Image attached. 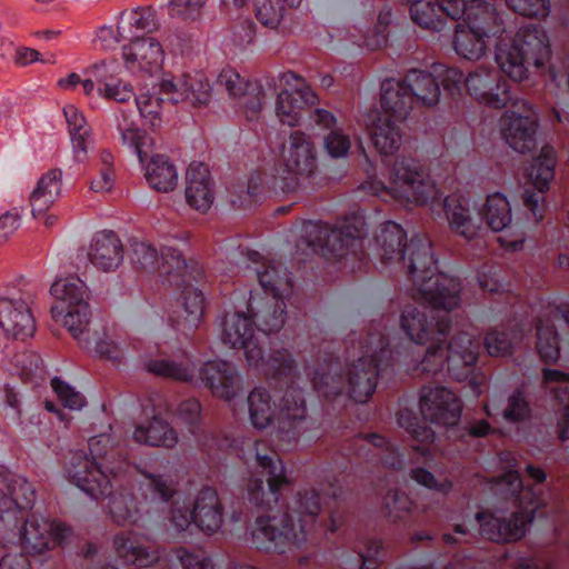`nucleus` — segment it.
Instances as JSON below:
<instances>
[{
	"instance_id": "obj_1",
	"label": "nucleus",
	"mask_w": 569,
	"mask_h": 569,
	"mask_svg": "<svg viewBox=\"0 0 569 569\" xmlns=\"http://www.w3.org/2000/svg\"><path fill=\"white\" fill-rule=\"evenodd\" d=\"M244 261L267 297L251 292L248 302L227 311L220 322V339L230 348L242 349L249 367L267 376L290 375L295 370L291 355L281 350L266 357L253 321L257 320L258 331L263 336L282 328L286 310L282 291L290 287L288 271L282 263L268 261L257 251H248Z\"/></svg>"
},
{
	"instance_id": "obj_2",
	"label": "nucleus",
	"mask_w": 569,
	"mask_h": 569,
	"mask_svg": "<svg viewBox=\"0 0 569 569\" xmlns=\"http://www.w3.org/2000/svg\"><path fill=\"white\" fill-rule=\"evenodd\" d=\"M505 459L513 463L509 465L506 472L490 481L489 489L506 499L508 508L452 518L453 531L458 537L443 533L442 539L447 545L468 541L469 537H476L478 533L493 542H513L526 536L541 505L540 492L535 487L523 485L511 453H505Z\"/></svg>"
},
{
	"instance_id": "obj_3",
	"label": "nucleus",
	"mask_w": 569,
	"mask_h": 569,
	"mask_svg": "<svg viewBox=\"0 0 569 569\" xmlns=\"http://www.w3.org/2000/svg\"><path fill=\"white\" fill-rule=\"evenodd\" d=\"M377 243L383 263L400 264L406 270L412 299L446 311L460 306L461 283L456 277L438 271L427 238L415 236L407 241L403 228L387 221L381 226Z\"/></svg>"
},
{
	"instance_id": "obj_4",
	"label": "nucleus",
	"mask_w": 569,
	"mask_h": 569,
	"mask_svg": "<svg viewBox=\"0 0 569 569\" xmlns=\"http://www.w3.org/2000/svg\"><path fill=\"white\" fill-rule=\"evenodd\" d=\"M391 318L379 316L371 320L368 335L359 346V357L342 372L337 361H327L313 371L311 382L322 397L346 392L356 402L365 403L375 393L379 375L393 360L396 336Z\"/></svg>"
},
{
	"instance_id": "obj_5",
	"label": "nucleus",
	"mask_w": 569,
	"mask_h": 569,
	"mask_svg": "<svg viewBox=\"0 0 569 569\" xmlns=\"http://www.w3.org/2000/svg\"><path fill=\"white\" fill-rule=\"evenodd\" d=\"M33 486L22 476L10 475L0 486V545L19 542L29 553H42L63 543L71 529L62 522L31 515Z\"/></svg>"
},
{
	"instance_id": "obj_6",
	"label": "nucleus",
	"mask_w": 569,
	"mask_h": 569,
	"mask_svg": "<svg viewBox=\"0 0 569 569\" xmlns=\"http://www.w3.org/2000/svg\"><path fill=\"white\" fill-rule=\"evenodd\" d=\"M338 488L328 482L319 489L298 490L283 511L261 515L251 529V543L266 552L286 553L301 549L315 529L326 497H338Z\"/></svg>"
},
{
	"instance_id": "obj_7",
	"label": "nucleus",
	"mask_w": 569,
	"mask_h": 569,
	"mask_svg": "<svg viewBox=\"0 0 569 569\" xmlns=\"http://www.w3.org/2000/svg\"><path fill=\"white\" fill-rule=\"evenodd\" d=\"M247 407L251 426L257 430L272 427L273 440L283 450L293 448L309 428L306 399L299 388L289 387L284 391L277 418L276 402L263 387H256L249 392Z\"/></svg>"
},
{
	"instance_id": "obj_8",
	"label": "nucleus",
	"mask_w": 569,
	"mask_h": 569,
	"mask_svg": "<svg viewBox=\"0 0 569 569\" xmlns=\"http://www.w3.org/2000/svg\"><path fill=\"white\" fill-rule=\"evenodd\" d=\"M360 189L382 201L399 204L430 206L439 204L441 192L433 178L417 160L398 158L390 167L388 182L377 177L367 178Z\"/></svg>"
},
{
	"instance_id": "obj_9",
	"label": "nucleus",
	"mask_w": 569,
	"mask_h": 569,
	"mask_svg": "<svg viewBox=\"0 0 569 569\" xmlns=\"http://www.w3.org/2000/svg\"><path fill=\"white\" fill-rule=\"evenodd\" d=\"M508 30L495 44V61L501 72L515 81L528 77V68L542 66L550 54L547 31L536 23H523L512 30L507 20Z\"/></svg>"
},
{
	"instance_id": "obj_10",
	"label": "nucleus",
	"mask_w": 569,
	"mask_h": 569,
	"mask_svg": "<svg viewBox=\"0 0 569 569\" xmlns=\"http://www.w3.org/2000/svg\"><path fill=\"white\" fill-rule=\"evenodd\" d=\"M456 22L452 49L468 61H479L486 57L489 40L499 41L508 30L505 13L488 0H470L466 4V13Z\"/></svg>"
},
{
	"instance_id": "obj_11",
	"label": "nucleus",
	"mask_w": 569,
	"mask_h": 569,
	"mask_svg": "<svg viewBox=\"0 0 569 569\" xmlns=\"http://www.w3.org/2000/svg\"><path fill=\"white\" fill-rule=\"evenodd\" d=\"M149 372L179 381L207 387L213 397L233 400L241 390V377L236 367L224 360H210L201 366L189 357L182 360L156 359L146 363Z\"/></svg>"
},
{
	"instance_id": "obj_12",
	"label": "nucleus",
	"mask_w": 569,
	"mask_h": 569,
	"mask_svg": "<svg viewBox=\"0 0 569 569\" xmlns=\"http://www.w3.org/2000/svg\"><path fill=\"white\" fill-rule=\"evenodd\" d=\"M134 470L142 477L139 482V490L144 496V500L138 506L134 497L130 493L113 492L109 490V515L112 521L118 526H140L148 527L149 523L143 513H149L150 506L156 498L161 502H169L176 495V483L163 473L158 472L152 467L136 466Z\"/></svg>"
},
{
	"instance_id": "obj_13",
	"label": "nucleus",
	"mask_w": 569,
	"mask_h": 569,
	"mask_svg": "<svg viewBox=\"0 0 569 569\" xmlns=\"http://www.w3.org/2000/svg\"><path fill=\"white\" fill-rule=\"evenodd\" d=\"M446 337L438 341H430L425 356L415 363L406 365L425 373L437 375L447 369L448 375L456 380H463L472 373L478 359L479 341L475 335L462 331L455 336L448 347L441 343Z\"/></svg>"
},
{
	"instance_id": "obj_14",
	"label": "nucleus",
	"mask_w": 569,
	"mask_h": 569,
	"mask_svg": "<svg viewBox=\"0 0 569 569\" xmlns=\"http://www.w3.org/2000/svg\"><path fill=\"white\" fill-rule=\"evenodd\" d=\"M317 168V148L310 136L293 131L282 143L280 161L272 170L273 187L283 192L296 191L316 173Z\"/></svg>"
},
{
	"instance_id": "obj_15",
	"label": "nucleus",
	"mask_w": 569,
	"mask_h": 569,
	"mask_svg": "<svg viewBox=\"0 0 569 569\" xmlns=\"http://www.w3.org/2000/svg\"><path fill=\"white\" fill-rule=\"evenodd\" d=\"M117 128L124 146L132 149L144 168V178L150 188L159 192H170L178 183V171L164 156L152 157L146 162L153 148V139L131 123L126 113L117 117Z\"/></svg>"
},
{
	"instance_id": "obj_16",
	"label": "nucleus",
	"mask_w": 569,
	"mask_h": 569,
	"mask_svg": "<svg viewBox=\"0 0 569 569\" xmlns=\"http://www.w3.org/2000/svg\"><path fill=\"white\" fill-rule=\"evenodd\" d=\"M50 292L58 301L51 308L52 317L61 321L74 339H80L91 320L84 282L76 276L60 278L52 283Z\"/></svg>"
},
{
	"instance_id": "obj_17",
	"label": "nucleus",
	"mask_w": 569,
	"mask_h": 569,
	"mask_svg": "<svg viewBox=\"0 0 569 569\" xmlns=\"http://www.w3.org/2000/svg\"><path fill=\"white\" fill-rule=\"evenodd\" d=\"M302 239L315 252L327 250L330 252L356 251L361 246L365 233V221L360 216H352L338 222L333 228L327 223L307 221L302 224Z\"/></svg>"
},
{
	"instance_id": "obj_18",
	"label": "nucleus",
	"mask_w": 569,
	"mask_h": 569,
	"mask_svg": "<svg viewBox=\"0 0 569 569\" xmlns=\"http://www.w3.org/2000/svg\"><path fill=\"white\" fill-rule=\"evenodd\" d=\"M32 301L30 290L17 287L0 290V333L20 339L31 337L36 331Z\"/></svg>"
},
{
	"instance_id": "obj_19",
	"label": "nucleus",
	"mask_w": 569,
	"mask_h": 569,
	"mask_svg": "<svg viewBox=\"0 0 569 569\" xmlns=\"http://www.w3.org/2000/svg\"><path fill=\"white\" fill-rule=\"evenodd\" d=\"M512 106L521 113L515 110L505 111L499 119L500 134L516 152H530L537 146L538 119L526 100L516 99Z\"/></svg>"
},
{
	"instance_id": "obj_20",
	"label": "nucleus",
	"mask_w": 569,
	"mask_h": 569,
	"mask_svg": "<svg viewBox=\"0 0 569 569\" xmlns=\"http://www.w3.org/2000/svg\"><path fill=\"white\" fill-rule=\"evenodd\" d=\"M63 470L68 481L94 499L108 495L116 481L102 463L81 450L70 453Z\"/></svg>"
},
{
	"instance_id": "obj_21",
	"label": "nucleus",
	"mask_w": 569,
	"mask_h": 569,
	"mask_svg": "<svg viewBox=\"0 0 569 569\" xmlns=\"http://www.w3.org/2000/svg\"><path fill=\"white\" fill-rule=\"evenodd\" d=\"M465 87L477 102L501 109L512 101L509 82L493 67L478 66L465 79Z\"/></svg>"
},
{
	"instance_id": "obj_22",
	"label": "nucleus",
	"mask_w": 569,
	"mask_h": 569,
	"mask_svg": "<svg viewBox=\"0 0 569 569\" xmlns=\"http://www.w3.org/2000/svg\"><path fill=\"white\" fill-rule=\"evenodd\" d=\"M256 460L258 466L268 473V487L259 477H252L247 485L248 498L257 506L269 505L272 500L278 502L282 497V490L291 485L287 476L286 467L277 453H261L256 447Z\"/></svg>"
},
{
	"instance_id": "obj_23",
	"label": "nucleus",
	"mask_w": 569,
	"mask_h": 569,
	"mask_svg": "<svg viewBox=\"0 0 569 569\" xmlns=\"http://www.w3.org/2000/svg\"><path fill=\"white\" fill-rule=\"evenodd\" d=\"M281 81L287 86L277 98L276 114L288 126H297L306 107L313 106L318 98L310 86L292 71L282 73Z\"/></svg>"
},
{
	"instance_id": "obj_24",
	"label": "nucleus",
	"mask_w": 569,
	"mask_h": 569,
	"mask_svg": "<svg viewBox=\"0 0 569 569\" xmlns=\"http://www.w3.org/2000/svg\"><path fill=\"white\" fill-rule=\"evenodd\" d=\"M419 409L425 420L452 427L461 417L462 403L450 389L441 386H426L420 391Z\"/></svg>"
},
{
	"instance_id": "obj_25",
	"label": "nucleus",
	"mask_w": 569,
	"mask_h": 569,
	"mask_svg": "<svg viewBox=\"0 0 569 569\" xmlns=\"http://www.w3.org/2000/svg\"><path fill=\"white\" fill-rule=\"evenodd\" d=\"M399 328L412 343L422 346L446 337L449 332V322L445 319L435 321L426 308L406 303L400 309Z\"/></svg>"
},
{
	"instance_id": "obj_26",
	"label": "nucleus",
	"mask_w": 569,
	"mask_h": 569,
	"mask_svg": "<svg viewBox=\"0 0 569 569\" xmlns=\"http://www.w3.org/2000/svg\"><path fill=\"white\" fill-rule=\"evenodd\" d=\"M470 0H412L410 17L422 29L440 32L446 27V18L459 21L466 13Z\"/></svg>"
},
{
	"instance_id": "obj_27",
	"label": "nucleus",
	"mask_w": 569,
	"mask_h": 569,
	"mask_svg": "<svg viewBox=\"0 0 569 569\" xmlns=\"http://www.w3.org/2000/svg\"><path fill=\"white\" fill-rule=\"evenodd\" d=\"M161 90L172 103H186L193 108L207 107L212 98V87L203 73H187L161 80Z\"/></svg>"
},
{
	"instance_id": "obj_28",
	"label": "nucleus",
	"mask_w": 569,
	"mask_h": 569,
	"mask_svg": "<svg viewBox=\"0 0 569 569\" xmlns=\"http://www.w3.org/2000/svg\"><path fill=\"white\" fill-rule=\"evenodd\" d=\"M556 152L552 147L545 146L528 168V177L537 192L526 191L525 206L537 221L543 218L545 192L549 189L555 176Z\"/></svg>"
},
{
	"instance_id": "obj_29",
	"label": "nucleus",
	"mask_w": 569,
	"mask_h": 569,
	"mask_svg": "<svg viewBox=\"0 0 569 569\" xmlns=\"http://www.w3.org/2000/svg\"><path fill=\"white\" fill-rule=\"evenodd\" d=\"M122 56L129 71L150 76L159 72L164 61L162 44L153 37L129 41V44L123 47Z\"/></svg>"
},
{
	"instance_id": "obj_30",
	"label": "nucleus",
	"mask_w": 569,
	"mask_h": 569,
	"mask_svg": "<svg viewBox=\"0 0 569 569\" xmlns=\"http://www.w3.org/2000/svg\"><path fill=\"white\" fill-rule=\"evenodd\" d=\"M160 248L161 253L149 242H134L132 244V262L148 272L160 270L163 267L164 273L169 274L171 271L182 273L187 268V262L180 250L168 244H161Z\"/></svg>"
},
{
	"instance_id": "obj_31",
	"label": "nucleus",
	"mask_w": 569,
	"mask_h": 569,
	"mask_svg": "<svg viewBox=\"0 0 569 569\" xmlns=\"http://www.w3.org/2000/svg\"><path fill=\"white\" fill-rule=\"evenodd\" d=\"M399 120H391L378 110L363 116V126L376 150L382 156L396 153L402 142V133L398 126Z\"/></svg>"
},
{
	"instance_id": "obj_32",
	"label": "nucleus",
	"mask_w": 569,
	"mask_h": 569,
	"mask_svg": "<svg viewBox=\"0 0 569 569\" xmlns=\"http://www.w3.org/2000/svg\"><path fill=\"white\" fill-rule=\"evenodd\" d=\"M193 525L206 535H213L224 525V512L216 489L204 487L193 498Z\"/></svg>"
},
{
	"instance_id": "obj_33",
	"label": "nucleus",
	"mask_w": 569,
	"mask_h": 569,
	"mask_svg": "<svg viewBox=\"0 0 569 569\" xmlns=\"http://www.w3.org/2000/svg\"><path fill=\"white\" fill-rule=\"evenodd\" d=\"M186 179L188 204L199 212H207L214 201L209 168L201 162H192L188 167Z\"/></svg>"
},
{
	"instance_id": "obj_34",
	"label": "nucleus",
	"mask_w": 569,
	"mask_h": 569,
	"mask_svg": "<svg viewBox=\"0 0 569 569\" xmlns=\"http://www.w3.org/2000/svg\"><path fill=\"white\" fill-rule=\"evenodd\" d=\"M92 459L102 463L114 480L126 478L134 469L114 446L111 435L102 433L89 439Z\"/></svg>"
},
{
	"instance_id": "obj_35",
	"label": "nucleus",
	"mask_w": 569,
	"mask_h": 569,
	"mask_svg": "<svg viewBox=\"0 0 569 569\" xmlns=\"http://www.w3.org/2000/svg\"><path fill=\"white\" fill-rule=\"evenodd\" d=\"M310 119L317 126L328 130L322 139L327 154L332 159L347 158L351 149V138L337 124L335 114L325 109H315L310 113Z\"/></svg>"
},
{
	"instance_id": "obj_36",
	"label": "nucleus",
	"mask_w": 569,
	"mask_h": 569,
	"mask_svg": "<svg viewBox=\"0 0 569 569\" xmlns=\"http://www.w3.org/2000/svg\"><path fill=\"white\" fill-rule=\"evenodd\" d=\"M445 213L450 229L470 241L480 236L482 224L480 220L473 218L469 201L460 197H446L442 201Z\"/></svg>"
},
{
	"instance_id": "obj_37",
	"label": "nucleus",
	"mask_w": 569,
	"mask_h": 569,
	"mask_svg": "<svg viewBox=\"0 0 569 569\" xmlns=\"http://www.w3.org/2000/svg\"><path fill=\"white\" fill-rule=\"evenodd\" d=\"M88 257L93 266L103 271L117 269L123 259L120 239L113 231L98 232L90 243Z\"/></svg>"
},
{
	"instance_id": "obj_38",
	"label": "nucleus",
	"mask_w": 569,
	"mask_h": 569,
	"mask_svg": "<svg viewBox=\"0 0 569 569\" xmlns=\"http://www.w3.org/2000/svg\"><path fill=\"white\" fill-rule=\"evenodd\" d=\"M381 107L386 116L403 121L413 108V97L405 80L386 79L381 83Z\"/></svg>"
},
{
	"instance_id": "obj_39",
	"label": "nucleus",
	"mask_w": 569,
	"mask_h": 569,
	"mask_svg": "<svg viewBox=\"0 0 569 569\" xmlns=\"http://www.w3.org/2000/svg\"><path fill=\"white\" fill-rule=\"evenodd\" d=\"M132 439L139 445L170 449L178 443V433L167 420L153 416L150 420L136 426Z\"/></svg>"
},
{
	"instance_id": "obj_40",
	"label": "nucleus",
	"mask_w": 569,
	"mask_h": 569,
	"mask_svg": "<svg viewBox=\"0 0 569 569\" xmlns=\"http://www.w3.org/2000/svg\"><path fill=\"white\" fill-rule=\"evenodd\" d=\"M543 383L558 400L560 412L558 413V429L561 441L569 439V375L556 369H545Z\"/></svg>"
},
{
	"instance_id": "obj_41",
	"label": "nucleus",
	"mask_w": 569,
	"mask_h": 569,
	"mask_svg": "<svg viewBox=\"0 0 569 569\" xmlns=\"http://www.w3.org/2000/svg\"><path fill=\"white\" fill-rule=\"evenodd\" d=\"M61 187L62 172L59 169L49 170L40 177L30 194L31 212L34 218L47 213L61 196Z\"/></svg>"
},
{
	"instance_id": "obj_42",
	"label": "nucleus",
	"mask_w": 569,
	"mask_h": 569,
	"mask_svg": "<svg viewBox=\"0 0 569 569\" xmlns=\"http://www.w3.org/2000/svg\"><path fill=\"white\" fill-rule=\"evenodd\" d=\"M413 102L435 107L440 101V81L429 71L412 69L403 78Z\"/></svg>"
},
{
	"instance_id": "obj_43",
	"label": "nucleus",
	"mask_w": 569,
	"mask_h": 569,
	"mask_svg": "<svg viewBox=\"0 0 569 569\" xmlns=\"http://www.w3.org/2000/svg\"><path fill=\"white\" fill-rule=\"evenodd\" d=\"M72 143L74 159L83 162L88 158V151L92 148L91 129L82 112L73 104L63 108Z\"/></svg>"
},
{
	"instance_id": "obj_44",
	"label": "nucleus",
	"mask_w": 569,
	"mask_h": 569,
	"mask_svg": "<svg viewBox=\"0 0 569 569\" xmlns=\"http://www.w3.org/2000/svg\"><path fill=\"white\" fill-rule=\"evenodd\" d=\"M398 423L400 427L405 428L417 442H419V445L415 446L413 449L423 458V461L432 460L435 456V431L430 427L426 426V423L421 422L409 409L400 410Z\"/></svg>"
},
{
	"instance_id": "obj_45",
	"label": "nucleus",
	"mask_w": 569,
	"mask_h": 569,
	"mask_svg": "<svg viewBox=\"0 0 569 569\" xmlns=\"http://www.w3.org/2000/svg\"><path fill=\"white\" fill-rule=\"evenodd\" d=\"M116 553L128 563L150 567L158 562L159 553L150 550L138 541L133 533H119L113 538Z\"/></svg>"
},
{
	"instance_id": "obj_46",
	"label": "nucleus",
	"mask_w": 569,
	"mask_h": 569,
	"mask_svg": "<svg viewBox=\"0 0 569 569\" xmlns=\"http://www.w3.org/2000/svg\"><path fill=\"white\" fill-rule=\"evenodd\" d=\"M480 214L495 232L517 230L512 224V211L508 198L501 192L488 194Z\"/></svg>"
},
{
	"instance_id": "obj_47",
	"label": "nucleus",
	"mask_w": 569,
	"mask_h": 569,
	"mask_svg": "<svg viewBox=\"0 0 569 569\" xmlns=\"http://www.w3.org/2000/svg\"><path fill=\"white\" fill-rule=\"evenodd\" d=\"M193 510L180 499L171 501L169 515L163 523L168 538L176 541H188L192 536Z\"/></svg>"
},
{
	"instance_id": "obj_48",
	"label": "nucleus",
	"mask_w": 569,
	"mask_h": 569,
	"mask_svg": "<svg viewBox=\"0 0 569 569\" xmlns=\"http://www.w3.org/2000/svg\"><path fill=\"white\" fill-rule=\"evenodd\" d=\"M166 93L161 90V82L152 88H141L136 97L137 109L146 126L158 128L162 123L163 101Z\"/></svg>"
},
{
	"instance_id": "obj_49",
	"label": "nucleus",
	"mask_w": 569,
	"mask_h": 569,
	"mask_svg": "<svg viewBox=\"0 0 569 569\" xmlns=\"http://www.w3.org/2000/svg\"><path fill=\"white\" fill-rule=\"evenodd\" d=\"M120 20L123 27L129 29V41L141 39L142 37L140 36L142 33L151 32L159 27L156 10L151 7H138L129 11H123L120 16Z\"/></svg>"
},
{
	"instance_id": "obj_50",
	"label": "nucleus",
	"mask_w": 569,
	"mask_h": 569,
	"mask_svg": "<svg viewBox=\"0 0 569 569\" xmlns=\"http://www.w3.org/2000/svg\"><path fill=\"white\" fill-rule=\"evenodd\" d=\"M90 325L91 322L83 328L81 338L76 339L80 347L99 357L119 360L122 356L120 346L104 333L101 336L97 330H92Z\"/></svg>"
},
{
	"instance_id": "obj_51",
	"label": "nucleus",
	"mask_w": 569,
	"mask_h": 569,
	"mask_svg": "<svg viewBox=\"0 0 569 569\" xmlns=\"http://www.w3.org/2000/svg\"><path fill=\"white\" fill-rule=\"evenodd\" d=\"M177 421L194 435L202 423V406L197 398L181 400L174 411Z\"/></svg>"
},
{
	"instance_id": "obj_52",
	"label": "nucleus",
	"mask_w": 569,
	"mask_h": 569,
	"mask_svg": "<svg viewBox=\"0 0 569 569\" xmlns=\"http://www.w3.org/2000/svg\"><path fill=\"white\" fill-rule=\"evenodd\" d=\"M537 349L545 362H556L560 356L558 335L551 325L539 323L537 328Z\"/></svg>"
},
{
	"instance_id": "obj_53",
	"label": "nucleus",
	"mask_w": 569,
	"mask_h": 569,
	"mask_svg": "<svg viewBox=\"0 0 569 569\" xmlns=\"http://www.w3.org/2000/svg\"><path fill=\"white\" fill-rule=\"evenodd\" d=\"M169 561L178 565L181 569H214V563L210 556L202 551H193L184 547L176 548Z\"/></svg>"
},
{
	"instance_id": "obj_54",
	"label": "nucleus",
	"mask_w": 569,
	"mask_h": 569,
	"mask_svg": "<svg viewBox=\"0 0 569 569\" xmlns=\"http://www.w3.org/2000/svg\"><path fill=\"white\" fill-rule=\"evenodd\" d=\"M382 506L386 516L392 522H396L402 519L406 515L410 513L413 505L411 499L406 493L398 490H390L383 497Z\"/></svg>"
},
{
	"instance_id": "obj_55",
	"label": "nucleus",
	"mask_w": 569,
	"mask_h": 569,
	"mask_svg": "<svg viewBox=\"0 0 569 569\" xmlns=\"http://www.w3.org/2000/svg\"><path fill=\"white\" fill-rule=\"evenodd\" d=\"M207 0H169L168 13L173 19L196 21L202 14Z\"/></svg>"
},
{
	"instance_id": "obj_56",
	"label": "nucleus",
	"mask_w": 569,
	"mask_h": 569,
	"mask_svg": "<svg viewBox=\"0 0 569 569\" xmlns=\"http://www.w3.org/2000/svg\"><path fill=\"white\" fill-rule=\"evenodd\" d=\"M284 6L280 0H254L257 19L268 28H276L283 17Z\"/></svg>"
},
{
	"instance_id": "obj_57",
	"label": "nucleus",
	"mask_w": 569,
	"mask_h": 569,
	"mask_svg": "<svg viewBox=\"0 0 569 569\" xmlns=\"http://www.w3.org/2000/svg\"><path fill=\"white\" fill-rule=\"evenodd\" d=\"M369 443L377 448L376 456H379L381 462L390 469H400L403 466V457L398 448L386 441L381 436L371 435Z\"/></svg>"
},
{
	"instance_id": "obj_58",
	"label": "nucleus",
	"mask_w": 569,
	"mask_h": 569,
	"mask_svg": "<svg viewBox=\"0 0 569 569\" xmlns=\"http://www.w3.org/2000/svg\"><path fill=\"white\" fill-rule=\"evenodd\" d=\"M515 343V335L500 330H492L485 338V347L488 353L493 357L510 355Z\"/></svg>"
},
{
	"instance_id": "obj_59",
	"label": "nucleus",
	"mask_w": 569,
	"mask_h": 569,
	"mask_svg": "<svg viewBox=\"0 0 569 569\" xmlns=\"http://www.w3.org/2000/svg\"><path fill=\"white\" fill-rule=\"evenodd\" d=\"M203 295L196 288H186L183 291V310L186 312V322L190 327L197 326L203 313Z\"/></svg>"
},
{
	"instance_id": "obj_60",
	"label": "nucleus",
	"mask_w": 569,
	"mask_h": 569,
	"mask_svg": "<svg viewBox=\"0 0 569 569\" xmlns=\"http://www.w3.org/2000/svg\"><path fill=\"white\" fill-rule=\"evenodd\" d=\"M128 31L129 29L123 27L121 20L119 19V22L116 27L103 26L99 28L94 41L104 50L116 49L119 43L129 41Z\"/></svg>"
},
{
	"instance_id": "obj_61",
	"label": "nucleus",
	"mask_w": 569,
	"mask_h": 569,
	"mask_svg": "<svg viewBox=\"0 0 569 569\" xmlns=\"http://www.w3.org/2000/svg\"><path fill=\"white\" fill-rule=\"evenodd\" d=\"M530 416L529 403L520 390L511 393L507 400V406L502 411V417L508 422H521Z\"/></svg>"
},
{
	"instance_id": "obj_62",
	"label": "nucleus",
	"mask_w": 569,
	"mask_h": 569,
	"mask_svg": "<svg viewBox=\"0 0 569 569\" xmlns=\"http://www.w3.org/2000/svg\"><path fill=\"white\" fill-rule=\"evenodd\" d=\"M217 84L233 98L246 96L248 91L247 81L232 68L221 70L217 78Z\"/></svg>"
},
{
	"instance_id": "obj_63",
	"label": "nucleus",
	"mask_w": 569,
	"mask_h": 569,
	"mask_svg": "<svg viewBox=\"0 0 569 569\" xmlns=\"http://www.w3.org/2000/svg\"><path fill=\"white\" fill-rule=\"evenodd\" d=\"M51 386L58 399L64 407L71 410H80L84 406V397L79 391L74 390L73 387L62 381L60 378H53Z\"/></svg>"
},
{
	"instance_id": "obj_64",
	"label": "nucleus",
	"mask_w": 569,
	"mask_h": 569,
	"mask_svg": "<svg viewBox=\"0 0 569 569\" xmlns=\"http://www.w3.org/2000/svg\"><path fill=\"white\" fill-rule=\"evenodd\" d=\"M411 479L418 485L439 492L441 495H448L452 490V481L448 478L439 480L429 470L418 467L411 470Z\"/></svg>"
}]
</instances>
